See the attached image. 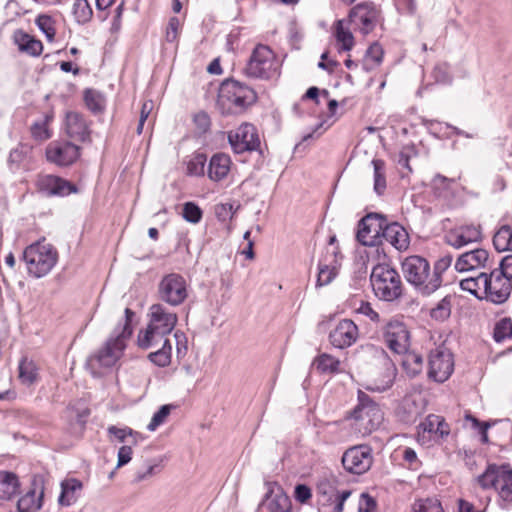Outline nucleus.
Returning a JSON list of instances; mask_svg holds the SVG:
<instances>
[{
  "label": "nucleus",
  "instance_id": "f257e3e1",
  "mask_svg": "<svg viewBox=\"0 0 512 512\" xmlns=\"http://www.w3.org/2000/svg\"><path fill=\"white\" fill-rule=\"evenodd\" d=\"M257 98L253 88L229 78L220 84L216 105L222 115L241 114L253 105Z\"/></svg>",
  "mask_w": 512,
  "mask_h": 512
},
{
  "label": "nucleus",
  "instance_id": "f03ea898",
  "mask_svg": "<svg viewBox=\"0 0 512 512\" xmlns=\"http://www.w3.org/2000/svg\"><path fill=\"white\" fill-rule=\"evenodd\" d=\"M476 481L482 489H495L498 492V504L501 509H509L512 506V468L509 463H488Z\"/></svg>",
  "mask_w": 512,
  "mask_h": 512
},
{
  "label": "nucleus",
  "instance_id": "7ed1b4c3",
  "mask_svg": "<svg viewBox=\"0 0 512 512\" xmlns=\"http://www.w3.org/2000/svg\"><path fill=\"white\" fill-rule=\"evenodd\" d=\"M370 282L375 296L382 301L395 302L403 296L404 286L401 276L388 264L374 266Z\"/></svg>",
  "mask_w": 512,
  "mask_h": 512
},
{
  "label": "nucleus",
  "instance_id": "20e7f679",
  "mask_svg": "<svg viewBox=\"0 0 512 512\" xmlns=\"http://www.w3.org/2000/svg\"><path fill=\"white\" fill-rule=\"evenodd\" d=\"M22 258L26 263L28 273L35 278L46 276L58 261V251L45 238L38 240L24 251Z\"/></svg>",
  "mask_w": 512,
  "mask_h": 512
},
{
  "label": "nucleus",
  "instance_id": "39448f33",
  "mask_svg": "<svg viewBox=\"0 0 512 512\" xmlns=\"http://www.w3.org/2000/svg\"><path fill=\"white\" fill-rule=\"evenodd\" d=\"M347 420L354 421V429L366 435L376 430L383 421L380 406L365 392L358 391V404L347 413Z\"/></svg>",
  "mask_w": 512,
  "mask_h": 512
},
{
  "label": "nucleus",
  "instance_id": "423d86ee",
  "mask_svg": "<svg viewBox=\"0 0 512 512\" xmlns=\"http://www.w3.org/2000/svg\"><path fill=\"white\" fill-rule=\"evenodd\" d=\"M402 272L406 281L422 296L432 295L434 285L429 261L419 255H411L402 262Z\"/></svg>",
  "mask_w": 512,
  "mask_h": 512
},
{
  "label": "nucleus",
  "instance_id": "0eeeda50",
  "mask_svg": "<svg viewBox=\"0 0 512 512\" xmlns=\"http://www.w3.org/2000/svg\"><path fill=\"white\" fill-rule=\"evenodd\" d=\"M247 77L268 80L279 74V64L273 50L264 44H258L252 51L244 68Z\"/></svg>",
  "mask_w": 512,
  "mask_h": 512
},
{
  "label": "nucleus",
  "instance_id": "6e6552de",
  "mask_svg": "<svg viewBox=\"0 0 512 512\" xmlns=\"http://www.w3.org/2000/svg\"><path fill=\"white\" fill-rule=\"evenodd\" d=\"M347 22L363 36L372 33L378 25L384 23L381 6L373 1H363L353 6L348 13Z\"/></svg>",
  "mask_w": 512,
  "mask_h": 512
},
{
  "label": "nucleus",
  "instance_id": "1a4fd4ad",
  "mask_svg": "<svg viewBox=\"0 0 512 512\" xmlns=\"http://www.w3.org/2000/svg\"><path fill=\"white\" fill-rule=\"evenodd\" d=\"M136 312L125 308L123 318L117 323L100 352H124L134 333Z\"/></svg>",
  "mask_w": 512,
  "mask_h": 512
},
{
  "label": "nucleus",
  "instance_id": "9d476101",
  "mask_svg": "<svg viewBox=\"0 0 512 512\" xmlns=\"http://www.w3.org/2000/svg\"><path fill=\"white\" fill-rule=\"evenodd\" d=\"M386 215L371 212L358 223L357 240L364 246H377L382 243L384 226L387 224Z\"/></svg>",
  "mask_w": 512,
  "mask_h": 512
},
{
  "label": "nucleus",
  "instance_id": "9b49d317",
  "mask_svg": "<svg viewBox=\"0 0 512 512\" xmlns=\"http://www.w3.org/2000/svg\"><path fill=\"white\" fill-rule=\"evenodd\" d=\"M158 297L161 301L179 306L188 297L187 284L184 277L178 273L165 275L158 285Z\"/></svg>",
  "mask_w": 512,
  "mask_h": 512
},
{
  "label": "nucleus",
  "instance_id": "f8f14e48",
  "mask_svg": "<svg viewBox=\"0 0 512 512\" xmlns=\"http://www.w3.org/2000/svg\"><path fill=\"white\" fill-rule=\"evenodd\" d=\"M228 142L237 154L256 151L260 148L259 135L255 126L250 123H243L235 131H230Z\"/></svg>",
  "mask_w": 512,
  "mask_h": 512
},
{
  "label": "nucleus",
  "instance_id": "ddd939ff",
  "mask_svg": "<svg viewBox=\"0 0 512 512\" xmlns=\"http://www.w3.org/2000/svg\"><path fill=\"white\" fill-rule=\"evenodd\" d=\"M341 461L347 472L361 475L371 467V449L366 445L351 447L344 452Z\"/></svg>",
  "mask_w": 512,
  "mask_h": 512
},
{
  "label": "nucleus",
  "instance_id": "4468645a",
  "mask_svg": "<svg viewBox=\"0 0 512 512\" xmlns=\"http://www.w3.org/2000/svg\"><path fill=\"white\" fill-rule=\"evenodd\" d=\"M36 186L38 191L46 197H65L79 191L74 183L51 174L40 175Z\"/></svg>",
  "mask_w": 512,
  "mask_h": 512
},
{
  "label": "nucleus",
  "instance_id": "2eb2a0df",
  "mask_svg": "<svg viewBox=\"0 0 512 512\" xmlns=\"http://www.w3.org/2000/svg\"><path fill=\"white\" fill-rule=\"evenodd\" d=\"M512 291V283L498 274V270L494 269L485 280L484 299L493 304L505 303Z\"/></svg>",
  "mask_w": 512,
  "mask_h": 512
},
{
  "label": "nucleus",
  "instance_id": "dca6fc26",
  "mask_svg": "<svg viewBox=\"0 0 512 512\" xmlns=\"http://www.w3.org/2000/svg\"><path fill=\"white\" fill-rule=\"evenodd\" d=\"M148 317L147 324L171 342V333L178 320L177 315L169 312L162 304L157 303L149 308Z\"/></svg>",
  "mask_w": 512,
  "mask_h": 512
},
{
  "label": "nucleus",
  "instance_id": "f3484780",
  "mask_svg": "<svg viewBox=\"0 0 512 512\" xmlns=\"http://www.w3.org/2000/svg\"><path fill=\"white\" fill-rule=\"evenodd\" d=\"M267 492L259 504V509L267 507L270 512H290L291 501L283 487L276 481H265Z\"/></svg>",
  "mask_w": 512,
  "mask_h": 512
},
{
  "label": "nucleus",
  "instance_id": "a211bd4d",
  "mask_svg": "<svg viewBox=\"0 0 512 512\" xmlns=\"http://www.w3.org/2000/svg\"><path fill=\"white\" fill-rule=\"evenodd\" d=\"M80 156V147L69 142H51L46 148V158L58 166H69Z\"/></svg>",
  "mask_w": 512,
  "mask_h": 512
},
{
  "label": "nucleus",
  "instance_id": "6ab92c4d",
  "mask_svg": "<svg viewBox=\"0 0 512 512\" xmlns=\"http://www.w3.org/2000/svg\"><path fill=\"white\" fill-rule=\"evenodd\" d=\"M135 345L140 350H153L152 352H171L172 346L168 338L163 337L148 324L137 332Z\"/></svg>",
  "mask_w": 512,
  "mask_h": 512
},
{
  "label": "nucleus",
  "instance_id": "aec40b11",
  "mask_svg": "<svg viewBox=\"0 0 512 512\" xmlns=\"http://www.w3.org/2000/svg\"><path fill=\"white\" fill-rule=\"evenodd\" d=\"M384 340L392 352H409L410 332L402 322H389L384 332Z\"/></svg>",
  "mask_w": 512,
  "mask_h": 512
},
{
  "label": "nucleus",
  "instance_id": "412c9836",
  "mask_svg": "<svg viewBox=\"0 0 512 512\" xmlns=\"http://www.w3.org/2000/svg\"><path fill=\"white\" fill-rule=\"evenodd\" d=\"M358 336L357 325L350 319H343L330 332L329 339L335 348L345 349L354 344Z\"/></svg>",
  "mask_w": 512,
  "mask_h": 512
},
{
  "label": "nucleus",
  "instance_id": "4be33fe9",
  "mask_svg": "<svg viewBox=\"0 0 512 512\" xmlns=\"http://www.w3.org/2000/svg\"><path fill=\"white\" fill-rule=\"evenodd\" d=\"M454 354H429V379L437 382H445L454 370Z\"/></svg>",
  "mask_w": 512,
  "mask_h": 512
},
{
  "label": "nucleus",
  "instance_id": "5701e85b",
  "mask_svg": "<svg viewBox=\"0 0 512 512\" xmlns=\"http://www.w3.org/2000/svg\"><path fill=\"white\" fill-rule=\"evenodd\" d=\"M423 413L424 405L422 399H416L413 396L404 397L395 410L398 421L405 425L416 423Z\"/></svg>",
  "mask_w": 512,
  "mask_h": 512
},
{
  "label": "nucleus",
  "instance_id": "b1692460",
  "mask_svg": "<svg viewBox=\"0 0 512 512\" xmlns=\"http://www.w3.org/2000/svg\"><path fill=\"white\" fill-rule=\"evenodd\" d=\"M482 240L481 225H462L447 237V242L454 248H461L470 243L480 242Z\"/></svg>",
  "mask_w": 512,
  "mask_h": 512
},
{
  "label": "nucleus",
  "instance_id": "393cba45",
  "mask_svg": "<svg viewBox=\"0 0 512 512\" xmlns=\"http://www.w3.org/2000/svg\"><path fill=\"white\" fill-rule=\"evenodd\" d=\"M119 360V354H89L85 367L93 377H102L112 371Z\"/></svg>",
  "mask_w": 512,
  "mask_h": 512
},
{
  "label": "nucleus",
  "instance_id": "a878e982",
  "mask_svg": "<svg viewBox=\"0 0 512 512\" xmlns=\"http://www.w3.org/2000/svg\"><path fill=\"white\" fill-rule=\"evenodd\" d=\"M67 431L70 435L81 438L86 430V424L91 414L88 407L78 408L75 406L67 407Z\"/></svg>",
  "mask_w": 512,
  "mask_h": 512
},
{
  "label": "nucleus",
  "instance_id": "bb28decb",
  "mask_svg": "<svg viewBox=\"0 0 512 512\" xmlns=\"http://www.w3.org/2000/svg\"><path fill=\"white\" fill-rule=\"evenodd\" d=\"M32 160L33 147L27 143H19L10 151L7 164L12 172H17L29 170Z\"/></svg>",
  "mask_w": 512,
  "mask_h": 512
},
{
  "label": "nucleus",
  "instance_id": "cd10ccee",
  "mask_svg": "<svg viewBox=\"0 0 512 512\" xmlns=\"http://www.w3.org/2000/svg\"><path fill=\"white\" fill-rule=\"evenodd\" d=\"M488 259V251L482 248H477L461 254L455 262V269L458 272H466L480 267L484 268L486 267Z\"/></svg>",
  "mask_w": 512,
  "mask_h": 512
},
{
  "label": "nucleus",
  "instance_id": "c85d7f7f",
  "mask_svg": "<svg viewBox=\"0 0 512 512\" xmlns=\"http://www.w3.org/2000/svg\"><path fill=\"white\" fill-rule=\"evenodd\" d=\"M66 131L70 138L81 142L90 141V130L83 115L78 112L66 114Z\"/></svg>",
  "mask_w": 512,
  "mask_h": 512
},
{
  "label": "nucleus",
  "instance_id": "c756f323",
  "mask_svg": "<svg viewBox=\"0 0 512 512\" xmlns=\"http://www.w3.org/2000/svg\"><path fill=\"white\" fill-rule=\"evenodd\" d=\"M231 158L228 154L218 152L209 160L207 176L211 181L220 182L224 180L231 169Z\"/></svg>",
  "mask_w": 512,
  "mask_h": 512
},
{
  "label": "nucleus",
  "instance_id": "7c9ffc66",
  "mask_svg": "<svg viewBox=\"0 0 512 512\" xmlns=\"http://www.w3.org/2000/svg\"><path fill=\"white\" fill-rule=\"evenodd\" d=\"M382 239H385L399 251L406 250L410 243L408 232L398 222H387L384 226Z\"/></svg>",
  "mask_w": 512,
  "mask_h": 512
},
{
  "label": "nucleus",
  "instance_id": "2f4dec72",
  "mask_svg": "<svg viewBox=\"0 0 512 512\" xmlns=\"http://www.w3.org/2000/svg\"><path fill=\"white\" fill-rule=\"evenodd\" d=\"M58 503L61 506H71L79 499L83 490V483L77 478H66L61 484Z\"/></svg>",
  "mask_w": 512,
  "mask_h": 512
},
{
  "label": "nucleus",
  "instance_id": "473e14b6",
  "mask_svg": "<svg viewBox=\"0 0 512 512\" xmlns=\"http://www.w3.org/2000/svg\"><path fill=\"white\" fill-rule=\"evenodd\" d=\"M311 367L322 375H335L344 371L340 360L332 354H318Z\"/></svg>",
  "mask_w": 512,
  "mask_h": 512
},
{
  "label": "nucleus",
  "instance_id": "72a5a7b5",
  "mask_svg": "<svg viewBox=\"0 0 512 512\" xmlns=\"http://www.w3.org/2000/svg\"><path fill=\"white\" fill-rule=\"evenodd\" d=\"M14 40L19 50L30 56H40L43 51L42 42L22 30H17L14 33Z\"/></svg>",
  "mask_w": 512,
  "mask_h": 512
},
{
  "label": "nucleus",
  "instance_id": "f704fd0d",
  "mask_svg": "<svg viewBox=\"0 0 512 512\" xmlns=\"http://www.w3.org/2000/svg\"><path fill=\"white\" fill-rule=\"evenodd\" d=\"M19 480L15 473L0 471V501L9 500L17 493Z\"/></svg>",
  "mask_w": 512,
  "mask_h": 512
},
{
  "label": "nucleus",
  "instance_id": "c9c22d12",
  "mask_svg": "<svg viewBox=\"0 0 512 512\" xmlns=\"http://www.w3.org/2000/svg\"><path fill=\"white\" fill-rule=\"evenodd\" d=\"M19 379L25 385H31L38 379L39 368L37 364L29 359L27 355H23L18 365Z\"/></svg>",
  "mask_w": 512,
  "mask_h": 512
},
{
  "label": "nucleus",
  "instance_id": "e433bc0d",
  "mask_svg": "<svg viewBox=\"0 0 512 512\" xmlns=\"http://www.w3.org/2000/svg\"><path fill=\"white\" fill-rule=\"evenodd\" d=\"M164 457L145 461V469H139L134 474L133 483H140L158 475L164 468Z\"/></svg>",
  "mask_w": 512,
  "mask_h": 512
},
{
  "label": "nucleus",
  "instance_id": "4c0bfd02",
  "mask_svg": "<svg viewBox=\"0 0 512 512\" xmlns=\"http://www.w3.org/2000/svg\"><path fill=\"white\" fill-rule=\"evenodd\" d=\"M492 242L498 252L512 251V227L501 225L494 233Z\"/></svg>",
  "mask_w": 512,
  "mask_h": 512
},
{
  "label": "nucleus",
  "instance_id": "58836bf2",
  "mask_svg": "<svg viewBox=\"0 0 512 512\" xmlns=\"http://www.w3.org/2000/svg\"><path fill=\"white\" fill-rule=\"evenodd\" d=\"M345 19L335 22V38L339 44V52L350 51L354 46V36L352 32L345 27Z\"/></svg>",
  "mask_w": 512,
  "mask_h": 512
},
{
  "label": "nucleus",
  "instance_id": "ea45409f",
  "mask_svg": "<svg viewBox=\"0 0 512 512\" xmlns=\"http://www.w3.org/2000/svg\"><path fill=\"white\" fill-rule=\"evenodd\" d=\"M44 495V488H41L39 497L36 498L35 489L29 490L23 495L17 502V508L19 512H35L42 506V498Z\"/></svg>",
  "mask_w": 512,
  "mask_h": 512
},
{
  "label": "nucleus",
  "instance_id": "a19ab883",
  "mask_svg": "<svg viewBox=\"0 0 512 512\" xmlns=\"http://www.w3.org/2000/svg\"><path fill=\"white\" fill-rule=\"evenodd\" d=\"M487 278V273L482 272L476 277H469L466 279H462L460 281V288L463 291H467L473 296H475L477 299H484L483 295L479 294V291L481 289L484 290L485 288V280Z\"/></svg>",
  "mask_w": 512,
  "mask_h": 512
},
{
  "label": "nucleus",
  "instance_id": "79ce46f5",
  "mask_svg": "<svg viewBox=\"0 0 512 512\" xmlns=\"http://www.w3.org/2000/svg\"><path fill=\"white\" fill-rule=\"evenodd\" d=\"M453 257L451 254H446L440 257L433 266L431 273L432 282L435 292L442 286L443 273L451 266Z\"/></svg>",
  "mask_w": 512,
  "mask_h": 512
},
{
  "label": "nucleus",
  "instance_id": "37998d69",
  "mask_svg": "<svg viewBox=\"0 0 512 512\" xmlns=\"http://www.w3.org/2000/svg\"><path fill=\"white\" fill-rule=\"evenodd\" d=\"M52 118L51 115L45 114L31 125V135L35 140L46 141L52 137V132L49 129V123L52 121Z\"/></svg>",
  "mask_w": 512,
  "mask_h": 512
},
{
  "label": "nucleus",
  "instance_id": "c03bdc74",
  "mask_svg": "<svg viewBox=\"0 0 512 512\" xmlns=\"http://www.w3.org/2000/svg\"><path fill=\"white\" fill-rule=\"evenodd\" d=\"M451 309L452 295H446L430 310L429 315L432 319L443 322L450 317Z\"/></svg>",
  "mask_w": 512,
  "mask_h": 512
},
{
  "label": "nucleus",
  "instance_id": "a18cd8bd",
  "mask_svg": "<svg viewBox=\"0 0 512 512\" xmlns=\"http://www.w3.org/2000/svg\"><path fill=\"white\" fill-rule=\"evenodd\" d=\"M83 98L85 105L92 113L97 114L104 110V98L97 90L92 88L85 89Z\"/></svg>",
  "mask_w": 512,
  "mask_h": 512
},
{
  "label": "nucleus",
  "instance_id": "49530a36",
  "mask_svg": "<svg viewBox=\"0 0 512 512\" xmlns=\"http://www.w3.org/2000/svg\"><path fill=\"white\" fill-rule=\"evenodd\" d=\"M374 191L382 195L386 189L385 162L381 159H373Z\"/></svg>",
  "mask_w": 512,
  "mask_h": 512
},
{
  "label": "nucleus",
  "instance_id": "de8ad7c7",
  "mask_svg": "<svg viewBox=\"0 0 512 512\" xmlns=\"http://www.w3.org/2000/svg\"><path fill=\"white\" fill-rule=\"evenodd\" d=\"M512 337V320L504 317L496 322L493 329V338L497 343H501Z\"/></svg>",
  "mask_w": 512,
  "mask_h": 512
},
{
  "label": "nucleus",
  "instance_id": "09e8293b",
  "mask_svg": "<svg viewBox=\"0 0 512 512\" xmlns=\"http://www.w3.org/2000/svg\"><path fill=\"white\" fill-rule=\"evenodd\" d=\"M207 156L204 153H195L187 164V174L190 176H204Z\"/></svg>",
  "mask_w": 512,
  "mask_h": 512
},
{
  "label": "nucleus",
  "instance_id": "8fccbe9b",
  "mask_svg": "<svg viewBox=\"0 0 512 512\" xmlns=\"http://www.w3.org/2000/svg\"><path fill=\"white\" fill-rule=\"evenodd\" d=\"M73 14L78 23L85 24L89 22L93 11L88 0H76L73 5Z\"/></svg>",
  "mask_w": 512,
  "mask_h": 512
},
{
  "label": "nucleus",
  "instance_id": "3c124183",
  "mask_svg": "<svg viewBox=\"0 0 512 512\" xmlns=\"http://www.w3.org/2000/svg\"><path fill=\"white\" fill-rule=\"evenodd\" d=\"M107 434H108L110 440H112V438H114V439L118 440L119 442H125L127 437H140L141 439H145L143 434H141L140 432L135 431L132 428L127 427V426H125L123 428H119L115 425H110L107 428Z\"/></svg>",
  "mask_w": 512,
  "mask_h": 512
},
{
  "label": "nucleus",
  "instance_id": "603ef678",
  "mask_svg": "<svg viewBox=\"0 0 512 512\" xmlns=\"http://www.w3.org/2000/svg\"><path fill=\"white\" fill-rule=\"evenodd\" d=\"M35 24L39 30L46 36L49 42H52L56 35L54 27V20L51 16L46 14H40L35 20Z\"/></svg>",
  "mask_w": 512,
  "mask_h": 512
},
{
  "label": "nucleus",
  "instance_id": "864d4df0",
  "mask_svg": "<svg viewBox=\"0 0 512 512\" xmlns=\"http://www.w3.org/2000/svg\"><path fill=\"white\" fill-rule=\"evenodd\" d=\"M465 420L471 422L474 429H476L480 435V441L482 444L489 443L488 430L496 422L481 421L472 414H466Z\"/></svg>",
  "mask_w": 512,
  "mask_h": 512
},
{
  "label": "nucleus",
  "instance_id": "5fc2aeb1",
  "mask_svg": "<svg viewBox=\"0 0 512 512\" xmlns=\"http://www.w3.org/2000/svg\"><path fill=\"white\" fill-rule=\"evenodd\" d=\"M318 495L325 498V501L332 502L337 494V481L331 479L320 480L316 486Z\"/></svg>",
  "mask_w": 512,
  "mask_h": 512
},
{
  "label": "nucleus",
  "instance_id": "6e6d98bb",
  "mask_svg": "<svg viewBox=\"0 0 512 512\" xmlns=\"http://www.w3.org/2000/svg\"><path fill=\"white\" fill-rule=\"evenodd\" d=\"M182 217L189 223L197 224L202 220L203 211L198 204L189 201L183 204Z\"/></svg>",
  "mask_w": 512,
  "mask_h": 512
},
{
  "label": "nucleus",
  "instance_id": "4d7b16f0",
  "mask_svg": "<svg viewBox=\"0 0 512 512\" xmlns=\"http://www.w3.org/2000/svg\"><path fill=\"white\" fill-rule=\"evenodd\" d=\"M175 408L172 404L162 405L152 416L150 423L147 425L149 431H155L166 418L169 416L171 410Z\"/></svg>",
  "mask_w": 512,
  "mask_h": 512
},
{
  "label": "nucleus",
  "instance_id": "13d9d810",
  "mask_svg": "<svg viewBox=\"0 0 512 512\" xmlns=\"http://www.w3.org/2000/svg\"><path fill=\"white\" fill-rule=\"evenodd\" d=\"M337 268L328 266L322 267V264L318 263V275L316 285L318 287L326 286L330 284L337 275Z\"/></svg>",
  "mask_w": 512,
  "mask_h": 512
},
{
  "label": "nucleus",
  "instance_id": "bf43d9fd",
  "mask_svg": "<svg viewBox=\"0 0 512 512\" xmlns=\"http://www.w3.org/2000/svg\"><path fill=\"white\" fill-rule=\"evenodd\" d=\"M339 255V247L338 246H326L322 253V256L319 260V264H322V267H336L337 268V257Z\"/></svg>",
  "mask_w": 512,
  "mask_h": 512
},
{
  "label": "nucleus",
  "instance_id": "052dcab7",
  "mask_svg": "<svg viewBox=\"0 0 512 512\" xmlns=\"http://www.w3.org/2000/svg\"><path fill=\"white\" fill-rule=\"evenodd\" d=\"M384 51L382 46L378 42L372 43L366 51V60L373 61L375 66H378L383 61Z\"/></svg>",
  "mask_w": 512,
  "mask_h": 512
},
{
  "label": "nucleus",
  "instance_id": "680f3d73",
  "mask_svg": "<svg viewBox=\"0 0 512 512\" xmlns=\"http://www.w3.org/2000/svg\"><path fill=\"white\" fill-rule=\"evenodd\" d=\"M193 121L200 134H204L210 129L211 120L205 111L196 113Z\"/></svg>",
  "mask_w": 512,
  "mask_h": 512
},
{
  "label": "nucleus",
  "instance_id": "e2e57ef3",
  "mask_svg": "<svg viewBox=\"0 0 512 512\" xmlns=\"http://www.w3.org/2000/svg\"><path fill=\"white\" fill-rule=\"evenodd\" d=\"M294 498L301 504L307 503L312 498L311 488L306 484H297L294 488Z\"/></svg>",
  "mask_w": 512,
  "mask_h": 512
},
{
  "label": "nucleus",
  "instance_id": "0e129e2a",
  "mask_svg": "<svg viewBox=\"0 0 512 512\" xmlns=\"http://www.w3.org/2000/svg\"><path fill=\"white\" fill-rule=\"evenodd\" d=\"M498 274L512 283V254L502 258L497 268Z\"/></svg>",
  "mask_w": 512,
  "mask_h": 512
},
{
  "label": "nucleus",
  "instance_id": "69168bd1",
  "mask_svg": "<svg viewBox=\"0 0 512 512\" xmlns=\"http://www.w3.org/2000/svg\"><path fill=\"white\" fill-rule=\"evenodd\" d=\"M361 502L358 512H373L377 508L376 499L367 492H363L360 496Z\"/></svg>",
  "mask_w": 512,
  "mask_h": 512
},
{
  "label": "nucleus",
  "instance_id": "338daca9",
  "mask_svg": "<svg viewBox=\"0 0 512 512\" xmlns=\"http://www.w3.org/2000/svg\"><path fill=\"white\" fill-rule=\"evenodd\" d=\"M132 446L131 445H123L119 448L117 454V465L116 469L120 468L126 464H128L132 459Z\"/></svg>",
  "mask_w": 512,
  "mask_h": 512
},
{
  "label": "nucleus",
  "instance_id": "774afa93",
  "mask_svg": "<svg viewBox=\"0 0 512 512\" xmlns=\"http://www.w3.org/2000/svg\"><path fill=\"white\" fill-rule=\"evenodd\" d=\"M180 28V21L177 17H171L168 22L167 30H166V41L174 42L178 37V31Z\"/></svg>",
  "mask_w": 512,
  "mask_h": 512
}]
</instances>
